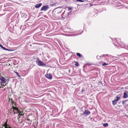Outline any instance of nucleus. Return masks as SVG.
Here are the masks:
<instances>
[{
	"label": "nucleus",
	"instance_id": "obj_24",
	"mask_svg": "<svg viewBox=\"0 0 128 128\" xmlns=\"http://www.w3.org/2000/svg\"><path fill=\"white\" fill-rule=\"evenodd\" d=\"M92 5V4H90V6Z\"/></svg>",
	"mask_w": 128,
	"mask_h": 128
},
{
	"label": "nucleus",
	"instance_id": "obj_6",
	"mask_svg": "<svg viewBox=\"0 0 128 128\" xmlns=\"http://www.w3.org/2000/svg\"><path fill=\"white\" fill-rule=\"evenodd\" d=\"M45 76L48 79H52V75L50 74H47L45 75Z\"/></svg>",
	"mask_w": 128,
	"mask_h": 128
},
{
	"label": "nucleus",
	"instance_id": "obj_10",
	"mask_svg": "<svg viewBox=\"0 0 128 128\" xmlns=\"http://www.w3.org/2000/svg\"><path fill=\"white\" fill-rule=\"evenodd\" d=\"M128 97V95L127 93L126 92H124V94L123 98H126Z\"/></svg>",
	"mask_w": 128,
	"mask_h": 128
},
{
	"label": "nucleus",
	"instance_id": "obj_1",
	"mask_svg": "<svg viewBox=\"0 0 128 128\" xmlns=\"http://www.w3.org/2000/svg\"><path fill=\"white\" fill-rule=\"evenodd\" d=\"M36 62L37 65L39 66H46V65L42 61L40 60L38 58L37 59Z\"/></svg>",
	"mask_w": 128,
	"mask_h": 128
},
{
	"label": "nucleus",
	"instance_id": "obj_21",
	"mask_svg": "<svg viewBox=\"0 0 128 128\" xmlns=\"http://www.w3.org/2000/svg\"><path fill=\"white\" fill-rule=\"evenodd\" d=\"M8 50L9 51H12L14 50H9V49H8Z\"/></svg>",
	"mask_w": 128,
	"mask_h": 128
},
{
	"label": "nucleus",
	"instance_id": "obj_13",
	"mask_svg": "<svg viewBox=\"0 0 128 128\" xmlns=\"http://www.w3.org/2000/svg\"><path fill=\"white\" fill-rule=\"evenodd\" d=\"M75 64H74L75 65L77 66H79V64L78 62H75Z\"/></svg>",
	"mask_w": 128,
	"mask_h": 128
},
{
	"label": "nucleus",
	"instance_id": "obj_16",
	"mask_svg": "<svg viewBox=\"0 0 128 128\" xmlns=\"http://www.w3.org/2000/svg\"><path fill=\"white\" fill-rule=\"evenodd\" d=\"M17 75L19 77H20V76L19 75V74L17 72H15Z\"/></svg>",
	"mask_w": 128,
	"mask_h": 128
},
{
	"label": "nucleus",
	"instance_id": "obj_17",
	"mask_svg": "<svg viewBox=\"0 0 128 128\" xmlns=\"http://www.w3.org/2000/svg\"><path fill=\"white\" fill-rule=\"evenodd\" d=\"M77 1L79 2H84V1L82 0H76Z\"/></svg>",
	"mask_w": 128,
	"mask_h": 128
},
{
	"label": "nucleus",
	"instance_id": "obj_8",
	"mask_svg": "<svg viewBox=\"0 0 128 128\" xmlns=\"http://www.w3.org/2000/svg\"><path fill=\"white\" fill-rule=\"evenodd\" d=\"M13 110H14V114L16 112H14V110H16V113L17 112H19V110L18 109L16 108L15 107H14L13 106H12Z\"/></svg>",
	"mask_w": 128,
	"mask_h": 128
},
{
	"label": "nucleus",
	"instance_id": "obj_7",
	"mask_svg": "<svg viewBox=\"0 0 128 128\" xmlns=\"http://www.w3.org/2000/svg\"><path fill=\"white\" fill-rule=\"evenodd\" d=\"M7 121H6V122L4 123V124L3 125V126H4L5 128H11L7 124Z\"/></svg>",
	"mask_w": 128,
	"mask_h": 128
},
{
	"label": "nucleus",
	"instance_id": "obj_12",
	"mask_svg": "<svg viewBox=\"0 0 128 128\" xmlns=\"http://www.w3.org/2000/svg\"><path fill=\"white\" fill-rule=\"evenodd\" d=\"M103 125L104 127H106L108 126V123H106L104 124Z\"/></svg>",
	"mask_w": 128,
	"mask_h": 128
},
{
	"label": "nucleus",
	"instance_id": "obj_5",
	"mask_svg": "<svg viewBox=\"0 0 128 128\" xmlns=\"http://www.w3.org/2000/svg\"><path fill=\"white\" fill-rule=\"evenodd\" d=\"M85 112H84V114H86L87 115H89L90 114V111H89L88 110H84Z\"/></svg>",
	"mask_w": 128,
	"mask_h": 128
},
{
	"label": "nucleus",
	"instance_id": "obj_11",
	"mask_svg": "<svg viewBox=\"0 0 128 128\" xmlns=\"http://www.w3.org/2000/svg\"><path fill=\"white\" fill-rule=\"evenodd\" d=\"M76 55L78 56L79 57H82V55L79 53H76Z\"/></svg>",
	"mask_w": 128,
	"mask_h": 128
},
{
	"label": "nucleus",
	"instance_id": "obj_23",
	"mask_svg": "<svg viewBox=\"0 0 128 128\" xmlns=\"http://www.w3.org/2000/svg\"><path fill=\"white\" fill-rule=\"evenodd\" d=\"M70 9H71V8H68V10H70Z\"/></svg>",
	"mask_w": 128,
	"mask_h": 128
},
{
	"label": "nucleus",
	"instance_id": "obj_25",
	"mask_svg": "<svg viewBox=\"0 0 128 128\" xmlns=\"http://www.w3.org/2000/svg\"><path fill=\"white\" fill-rule=\"evenodd\" d=\"M1 88V87H0V88Z\"/></svg>",
	"mask_w": 128,
	"mask_h": 128
},
{
	"label": "nucleus",
	"instance_id": "obj_22",
	"mask_svg": "<svg viewBox=\"0 0 128 128\" xmlns=\"http://www.w3.org/2000/svg\"><path fill=\"white\" fill-rule=\"evenodd\" d=\"M23 114H19V116H20H20H22L23 115Z\"/></svg>",
	"mask_w": 128,
	"mask_h": 128
},
{
	"label": "nucleus",
	"instance_id": "obj_14",
	"mask_svg": "<svg viewBox=\"0 0 128 128\" xmlns=\"http://www.w3.org/2000/svg\"><path fill=\"white\" fill-rule=\"evenodd\" d=\"M108 64H106V62H104V63L102 64V65L103 66H105V65H108Z\"/></svg>",
	"mask_w": 128,
	"mask_h": 128
},
{
	"label": "nucleus",
	"instance_id": "obj_4",
	"mask_svg": "<svg viewBox=\"0 0 128 128\" xmlns=\"http://www.w3.org/2000/svg\"><path fill=\"white\" fill-rule=\"evenodd\" d=\"M49 8L48 5H46L43 6L41 9V11H46Z\"/></svg>",
	"mask_w": 128,
	"mask_h": 128
},
{
	"label": "nucleus",
	"instance_id": "obj_9",
	"mask_svg": "<svg viewBox=\"0 0 128 128\" xmlns=\"http://www.w3.org/2000/svg\"><path fill=\"white\" fill-rule=\"evenodd\" d=\"M42 5V3H40L39 4H37L35 6V7L36 8H38L41 6Z\"/></svg>",
	"mask_w": 128,
	"mask_h": 128
},
{
	"label": "nucleus",
	"instance_id": "obj_3",
	"mask_svg": "<svg viewBox=\"0 0 128 128\" xmlns=\"http://www.w3.org/2000/svg\"><path fill=\"white\" fill-rule=\"evenodd\" d=\"M116 99H115L114 100L112 101V104L113 105L116 104L117 103V102L120 98V97L118 96H116Z\"/></svg>",
	"mask_w": 128,
	"mask_h": 128
},
{
	"label": "nucleus",
	"instance_id": "obj_20",
	"mask_svg": "<svg viewBox=\"0 0 128 128\" xmlns=\"http://www.w3.org/2000/svg\"><path fill=\"white\" fill-rule=\"evenodd\" d=\"M4 50H8V49L6 48H4Z\"/></svg>",
	"mask_w": 128,
	"mask_h": 128
},
{
	"label": "nucleus",
	"instance_id": "obj_15",
	"mask_svg": "<svg viewBox=\"0 0 128 128\" xmlns=\"http://www.w3.org/2000/svg\"><path fill=\"white\" fill-rule=\"evenodd\" d=\"M127 101V100H123L122 102V104H124L125 103V102Z\"/></svg>",
	"mask_w": 128,
	"mask_h": 128
},
{
	"label": "nucleus",
	"instance_id": "obj_18",
	"mask_svg": "<svg viewBox=\"0 0 128 128\" xmlns=\"http://www.w3.org/2000/svg\"><path fill=\"white\" fill-rule=\"evenodd\" d=\"M84 91H85V90H84V89H82V91H81L82 92V93Z\"/></svg>",
	"mask_w": 128,
	"mask_h": 128
},
{
	"label": "nucleus",
	"instance_id": "obj_19",
	"mask_svg": "<svg viewBox=\"0 0 128 128\" xmlns=\"http://www.w3.org/2000/svg\"><path fill=\"white\" fill-rule=\"evenodd\" d=\"M0 47H1L3 49H4V47H3V46H2V45H0Z\"/></svg>",
	"mask_w": 128,
	"mask_h": 128
},
{
	"label": "nucleus",
	"instance_id": "obj_2",
	"mask_svg": "<svg viewBox=\"0 0 128 128\" xmlns=\"http://www.w3.org/2000/svg\"><path fill=\"white\" fill-rule=\"evenodd\" d=\"M6 79L2 77L0 78V80H1V84L2 86H4L6 85Z\"/></svg>",
	"mask_w": 128,
	"mask_h": 128
}]
</instances>
